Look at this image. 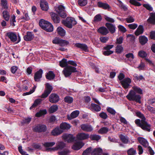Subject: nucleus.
Listing matches in <instances>:
<instances>
[{
	"mask_svg": "<svg viewBox=\"0 0 155 155\" xmlns=\"http://www.w3.org/2000/svg\"><path fill=\"white\" fill-rule=\"evenodd\" d=\"M57 146L53 148H49L47 149L48 151L58 150L62 149L65 146V143L62 142H58L56 143Z\"/></svg>",
	"mask_w": 155,
	"mask_h": 155,
	"instance_id": "nucleus-10",
	"label": "nucleus"
},
{
	"mask_svg": "<svg viewBox=\"0 0 155 155\" xmlns=\"http://www.w3.org/2000/svg\"><path fill=\"white\" fill-rule=\"evenodd\" d=\"M84 143L81 141L76 142L72 146V148L75 150L80 149L84 145Z\"/></svg>",
	"mask_w": 155,
	"mask_h": 155,
	"instance_id": "nucleus-18",
	"label": "nucleus"
},
{
	"mask_svg": "<svg viewBox=\"0 0 155 155\" xmlns=\"http://www.w3.org/2000/svg\"><path fill=\"white\" fill-rule=\"evenodd\" d=\"M118 27L119 30L123 33L127 31L126 28L122 25H120L118 26Z\"/></svg>",
	"mask_w": 155,
	"mask_h": 155,
	"instance_id": "nucleus-63",
	"label": "nucleus"
},
{
	"mask_svg": "<svg viewBox=\"0 0 155 155\" xmlns=\"http://www.w3.org/2000/svg\"><path fill=\"white\" fill-rule=\"evenodd\" d=\"M79 114V112L78 110H75L71 114L70 116H68V120H71L73 118L77 117Z\"/></svg>",
	"mask_w": 155,
	"mask_h": 155,
	"instance_id": "nucleus-32",
	"label": "nucleus"
},
{
	"mask_svg": "<svg viewBox=\"0 0 155 155\" xmlns=\"http://www.w3.org/2000/svg\"><path fill=\"white\" fill-rule=\"evenodd\" d=\"M81 129L86 132H91L93 130L92 127L90 125L87 124H84L81 125Z\"/></svg>",
	"mask_w": 155,
	"mask_h": 155,
	"instance_id": "nucleus-15",
	"label": "nucleus"
},
{
	"mask_svg": "<svg viewBox=\"0 0 155 155\" xmlns=\"http://www.w3.org/2000/svg\"><path fill=\"white\" fill-rule=\"evenodd\" d=\"M75 46L85 52H87L88 51V47L86 44L77 43L75 44Z\"/></svg>",
	"mask_w": 155,
	"mask_h": 155,
	"instance_id": "nucleus-23",
	"label": "nucleus"
},
{
	"mask_svg": "<svg viewBox=\"0 0 155 155\" xmlns=\"http://www.w3.org/2000/svg\"><path fill=\"white\" fill-rule=\"evenodd\" d=\"M34 38L33 34L31 32H27L26 35L24 37V39L26 41H30Z\"/></svg>",
	"mask_w": 155,
	"mask_h": 155,
	"instance_id": "nucleus-27",
	"label": "nucleus"
},
{
	"mask_svg": "<svg viewBox=\"0 0 155 155\" xmlns=\"http://www.w3.org/2000/svg\"><path fill=\"white\" fill-rule=\"evenodd\" d=\"M58 109V107L57 105L52 106L49 108L50 113H52L56 111Z\"/></svg>",
	"mask_w": 155,
	"mask_h": 155,
	"instance_id": "nucleus-50",
	"label": "nucleus"
},
{
	"mask_svg": "<svg viewBox=\"0 0 155 155\" xmlns=\"http://www.w3.org/2000/svg\"><path fill=\"white\" fill-rule=\"evenodd\" d=\"M45 76L47 79L51 80L54 78L55 75L53 71H50L48 73H46Z\"/></svg>",
	"mask_w": 155,
	"mask_h": 155,
	"instance_id": "nucleus-31",
	"label": "nucleus"
},
{
	"mask_svg": "<svg viewBox=\"0 0 155 155\" xmlns=\"http://www.w3.org/2000/svg\"><path fill=\"white\" fill-rule=\"evenodd\" d=\"M131 80L129 78H127L122 81L120 82L122 87L125 89H127L130 86Z\"/></svg>",
	"mask_w": 155,
	"mask_h": 155,
	"instance_id": "nucleus-16",
	"label": "nucleus"
},
{
	"mask_svg": "<svg viewBox=\"0 0 155 155\" xmlns=\"http://www.w3.org/2000/svg\"><path fill=\"white\" fill-rule=\"evenodd\" d=\"M105 26L111 33L113 34L115 32L116 27L114 25L110 23H107L105 24Z\"/></svg>",
	"mask_w": 155,
	"mask_h": 155,
	"instance_id": "nucleus-21",
	"label": "nucleus"
},
{
	"mask_svg": "<svg viewBox=\"0 0 155 155\" xmlns=\"http://www.w3.org/2000/svg\"><path fill=\"white\" fill-rule=\"evenodd\" d=\"M92 140H98L101 138V137L97 135L92 134L89 137Z\"/></svg>",
	"mask_w": 155,
	"mask_h": 155,
	"instance_id": "nucleus-45",
	"label": "nucleus"
},
{
	"mask_svg": "<svg viewBox=\"0 0 155 155\" xmlns=\"http://www.w3.org/2000/svg\"><path fill=\"white\" fill-rule=\"evenodd\" d=\"M63 132V131L59 127H57L52 130L51 134L52 135L56 136L60 134Z\"/></svg>",
	"mask_w": 155,
	"mask_h": 155,
	"instance_id": "nucleus-24",
	"label": "nucleus"
},
{
	"mask_svg": "<svg viewBox=\"0 0 155 155\" xmlns=\"http://www.w3.org/2000/svg\"><path fill=\"white\" fill-rule=\"evenodd\" d=\"M33 130L35 132L41 133L45 132L47 130V127L44 124H38L33 127Z\"/></svg>",
	"mask_w": 155,
	"mask_h": 155,
	"instance_id": "nucleus-7",
	"label": "nucleus"
},
{
	"mask_svg": "<svg viewBox=\"0 0 155 155\" xmlns=\"http://www.w3.org/2000/svg\"><path fill=\"white\" fill-rule=\"evenodd\" d=\"M7 2V0H1V5L3 8L5 9L8 8Z\"/></svg>",
	"mask_w": 155,
	"mask_h": 155,
	"instance_id": "nucleus-39",
	"label": "nucleus"
},
{
	"mask_svg": "<svg viewBox=\"0 0 155 155\" xmlns=\"http://www.w3.org/2000/svg\"><path fill=\"white\" fill-rule=\"evenodd\" d=\"M52 42L54 44H58L59 46L62 47L66 46L69 43L68 41L58 38L54 39L53 40Z\"/></svg>",
	"mask_w": 155,
	"mask_h": 155,
	"instance_id": "nucleus-9",
	"label": "nucleus"
},
{
	"mask_svg": "<svg viewBox=\"0 0 155 155\" xmlns=\"http://www.w3.org/2000/svg\"><path fill=\"white\" fill-rule=\"evenodd\" d=\"M89 137V135L87 134L80 133L77 135V139L79 140H84L87 139Z\"/></svg>",
	"mask_w": 155,
	"mask_h": 155,
	"instance_id": "nucleus-22",
	"label": "nucleus"
},
{
	"mask_svg": "<svg viewBox=\"0 0 155 155\" xmlns=\"http://www.w3.org/2000/svg\"><path fill=\"white\" fill-rule=\"evenodd\" d=\"M68 63L67 61V60L66 59L64 58L60 61L59 62L60 66L62 68L66 67L68 66Z\"/></svg>",
	"mask_w": 155,
	"mask_h": 155,
	"instance_id": "nucleus-36",
	"label": "nucleus"
},
{
	"mask_svg": "<svg viewBox=\"0 0 155 155\" xmlns=\"http://www.w3.org/2000/svg\"><path fill=\"white\" fill-rule=\"evenodd\" d=\"M36 86H34V87H32V89L29 92H27L23 93L22 94L23 96H25L26 95H28L31 94L35 91V89H36Z\"/></svg>",
	"mask_w": 155,
	"mask_h": 155,
	"instance_id": "nucleus-53",
	"label": "nucleus"
},
{
	"mask_svg": "<svg viewBox=\"0 0 155 155\" xmlns=\"http://www.w3.org/2000/svg\"><path fill=\"white\" fill-rule=\"evenodd\" d=\"M137 140L139 143L145 147H147L148 146V143L145 139L143 137H139L137 138Z\"/></svg>",
	"mask_w": 155,
	"mask_h": 155,
	"instance_id": "nucleus-25",
	"label": "nucleus"
},
{
	"mask_svg": "<svg viewBox=\"0 0 155 155\" xmlns=\"http://www.w3.org/2000/svg\"><path fill=\"white\" fill-rule=\"evenodd\" d=\"M59 100V97L56 94H51L49 97V101L52 103H57Z\"/></svg>",
	"mask_w": 155,
	"mask_h": 155,
	"instance_id": "nucleus-13",
	"label": "nucleus"
},
{
	"mask_svg": "<svg viewBox=\"0 0 155 155\" xmlns=\"http://www.w3.org/2000/svg\"><path fill=\"white\" fill-rule=\"evenodd\" d=\"M62 22L64 26L70 28H72L73 26L76 24L77 23L74 18L69 17L63 20Z\"/></svg>",
	"mask_w": 155,
	"mask_h": 155,
	"instance_id": "nucleus-4",
	"label": "nucleus"
},
{
	"mask_svg": "<svg viewBox=\"0 0 155 155\" xmlns=\"http://www.w3.org/2000/svg\"><path fill=\"white\" fill-rule=\"evenodd\" d=\"M97 5L99 8H102L104 10H107L109 11H110L111 9V7L107 3L98 2L97 3Z\"/></svg>",
	"mask_w": 155,
	"mask_h": 155,
	"instance_id": "nucleus-12",
	"label": "nucleus"
},
{
	"mask_svg": "<svg viewBox=\"0 0 155 155\" xmlns=\"http://www.w3.org/2000/svg\"><path fill=\"white\" fill-rule=\"evenodd\" d=\"M76 68L71 66H68L65 67L63 72L65 76L68 77L72 73L77 72Z\"/></svg>",
	"mask_w": 155,
	"mask_h": 155,
	"instance_id": "nucleus-5",
	"label": "nucleus"
},
{
	"mask_svg": "<svg viewBox=\"0 0 155 155\" xmlns=\"http://www.w3.org/2000/svg\"><path fill=\"white\" fill-rule=\"evenodd\" d=\"M78 5L81 6H85L87 3V0H78Z\"/></svg>",
	"mask_w": 155,
	"mask_h": 155,
	"instance_id": "nucleus-47",
	"label": "nucleus"
},
{
	"mask_svg": "<svg viewBox=\"0 0 155 155\" xmlns=\"http://www.w3.org/2000/svg\"><path fill=\"white\" fill-rule=\"evenodd\" d=\"M137 25L135 23L130 24L128 25V26L130 29L134 30L136 29L137 27Z\"/></svg>",
	"mask_w": 155,
	"mask_h": 155,
	"instance_id": "nucleus-61",
	"label": "nucleus"
},
{
	"mask_svg": "<svg viewBox=\"0 0 155 155\" xmlns=\"http://www.w3.org/2000/svg\"><path fill=\"white\" fill-rule=\"evenodd\" d=\"M102 20V17L100 14L96 15L94 18V21L98 22L101 21Z\"/></svg>",
	"mask_w": 155,
	"mask_h": 155,
	"instance_id": "nucleus-56",
	"label": "nucleus"
},
{
	"mask_svg": "<svg viewBox=\"0 0 155 155\" xmlns=\"http://www.w3.org/2000/svg\"><path fill=\"white\" fill-rule=\"evenodd\" d=\"M64 101L66 103L71 104L73 102V99L71 97L67 96L64 97Z\"/></svg>",
	"mask_w": 155,
	"mask_h": 155,
	"instance_id": "nucleus-40",
	"label": "nucleus"
},
{
	"mask_svg": "<svg viewBox=\"0 0 155 155\" xmlns=\"http://www.w3.org/2000/svg\"><path fill=\"white\" fill-rule=\"evenodd\" d=\"M109 129L106 127H103L101 128L98 131V133L101 134L106 133L109 131Z\"/></svg>",
	"mask_w": 155,
	"mask_h": 155,
	"instance_id": "nucleus-43",
	"label": "nucleus"
},
{
	"mask_svg": "<svg viewBox=\"0 0 155 155\" xmlns=\"http://www.w3.org/2000/svg\"><path fill=\"white\" fill-rule=\"evenodd\" d=\"M123 48L121 45H118L117 46L116 52L117 53H120L123 51Z\"/></svg>",
	"mask_w": 155,
	"mask_h": 155,
	"instance_id": "nucleus-58",
	"label": "nucleus"
},
{
	"mask_svg": "<svg viewBox=\"0 0 155 155\" xmlns=\"http://www.w3.org/2000/svg\"><path fill=\"white\" fill-rule=\"evenodd\" d=\"M55 11L61 17L65 18L67 16L65 8L63 5H59L55 9Z\"/></svg>",
	"mask_w": 155,
	"mask_h": 155,
	"instance_id": "nucleus-8",
	"label": "nucleus"
},
{
	"mask_svg": "<svg viewBox=\"0 0 155 155\" xmlns=\"http://www.w3.org/2000/svg\"><path fill=\"white\" fill-rule=\"evenodd\" d=\"M55 144L54 142H46L43 144V145L45 147H52Z\"/></svg>",
	"mask_w": 155,
	"mask_h": 155,
	"instance_id": "nucleus-57",
	"label": "nucleus"
},
{
	"mask_svg": "<svg viewBox=\"0 0 155 155\" xmlns=\"http://www.w3.org/2000/svg\"><path fill=\"white\" fill-rule=\"evenodd\" d=\"M70 151L68 150H65L63 151L58 152V154L60 155H71L69 154L67 155V154L69 153Z\"/></svg>",
	"mask_w": 155,
	"mask_h": 155,
	"instance_id": "nucleus-54",
	"label": "nucleus"
},
{
	"mask_svg": "<svg viewBox=\"0 0 155 155\" xmlns=\"http://www.w3.org/2000/svg\"><path fill=\"white\" fill-rule=\"evenodd\" d=\"M71 127L66 123H63L60 125V128L61 130L68 129Z\"/></svg>",
	"mask_w": 155,
	"mask_h": 155,
	"instance_id": "nucleus-37",
	"label": "nucleus"
},
{
	"mask_svg": "<svg viewBox=\"0 0 155 155\" xmlns=\"http://www.w3.org/2000/svg\"><path fill=\"white\" fill-rule=\"evenodd\" d=\"M58 33L61 36H64L65 35L66 31L65 30L61 27H58L57 30Z\"/></svg>",
	"mask_w": 155,
	"mask_h": 155,
	"instance_id": "nucleus-35",
	"label": "nucleus"
},
{
	"mask_svg": "<svg viewBox=\"0 0 155 155\" xmlns=\"http://www.w3.org/2000/svg\"><path fill=\"white\" fill-rule=\"evenodd\" d=\"M127 98L130 101H135L140 104L141 103V97L136 94L134 91H130L128 94L126 96Z\"/></svg>",
	"mask_w": 155,
	"mask_h": 155,
	"instance_id": "nucleus-3",
	"label": "nucleus"
},
{
	"mask_svg": "<svg viewBox=\"0 0 155 155\" xmlns=\"http://www.w3.org/2000/svg\"><path fill=\"white\" fill-rule=\"evenodd\" d=\"M133 79L134 81H140L144 79V78L142 75H141L139 76L137 74H135L133 75Z\"/></svg>",
	"mask_w": 155,
	"mask_h": 155,
	"instance_id": "nucleus-46",
	"label": "nucleus"
},
{
	"mask_svg": "<svg viewBox=\"0 0 155 155\" xmlns=\"http://www.w3.org/2000/svg\"><path fill=\"white\" fill-rule=\"evenodd\" d=\"M132 88L133 89V91L136 93H137L139 94H142V90L140 87L136 86H134L132 87Z\"/></svg>",
	"mask_w": 155,
	"mask_h": 155,
	"instance_id": "nucleus-42",
	"label": "nucleus"
},
{
	"mask_svg": "<svg viewBox=\"0 0 155 155\" xmlns=\"http://www.w3.org/2000/svg\"><path fill=\"white\" fill-rule=\"evenodd\" d=\"M148 22L155 25V12L150 13V17L147 19Z\"/></svg>",
	"mask_w": 155,
	"mask_h": 155,
	"instance_id": "nucleus-26",
	"label": "nucleus"
},
{
	"mask_svg": "<svg viewBox=\"0 0 155 155\" xmlns=\"http://www.w3.org/2000/svg\"><path fill=\"white\" fill-rule=\"evenodd\" d=\"M139 40L142 45H144L147 42L148 38L144 36H141L139 37Z\"/></svg>",
	"mask_w": 155,
	"mask_h": 155,
	"instance_id": "nucleus-33",
	"label": "nucleus"
},
{
	"mask_svg": "<svg viewBox=\"0 0 155 155\" xmlns=\"http://www.w3.org/2000/svg\"><path fill=\"white\" fill-rule=\"evenodd\" d=\"M87 107L94 112H98L101 110V107L100 106L94 103H91L90 105L87 106Z\"/></svg>",
	"mask_w": 155,
	"mask_h": 155,
	"instance_id": "nucleus-11",
	"label": "nucleus"
},
{
	"mask_svg": "<svg viewBox=\"0 0 155 155\" xmlns=\"http://www.w3.org/2000/svg\"><path fill=\"white\" fill-rule=\"evenodd\" d=\"M3 16L6 21H8L9 19V15L7 11H4L3 12Z\"/></svg>",
	"mask_w": 155,
	"mask_h": 155,
	"instance_id": "nucleus-48",
	"label": "nucleus"
},
{
	"mask_svg": "<svg viewBox=\"0 0 155 155\" xmlns=\"http://www.w3.org/2000/svg\"><path fill=\"white\" fill-rule=\"evenodd\" d=\"M143 32V26L142 25H140L136 31L135 32V35L137 36L142 34Z\"/></svg>",
	"mask_w": 155,
	"mask_h": 155,
	"instance_id": "nucleus-34",
	"label": "nucleus"
},
{
	"mask_svg": "<svg viewBox=\"0 0 155 155\" xmlns=\"http://www.w3.org/2000/svg\"><path fill=\"white\" fill-rule=\"evenodd\" d=\"M39 25L41 28L47 32L53 31V27L52 25L48 21L41 19L39 22Z\"/></svg>",
	"mask_w": 155,
	"mask_h": 155,
	"instance_id": "nucleus-2",
	"label": "nucleus"
},
{
	"mask_svg": "<svg viewBox=\"0 0 155 155\" xmlns=\"http://www.w3.org/2000/svg\"><path fill=\"white\" fill-rule=\"evenodd\" d=\"M136 114L137 116L142 119L141 121L140 119L136 120L135 121L136 124L143 130L150 132L151 126L145 121L146 119L143 114L140 112H136Z\"/></svg>",
	"mask_w": 155,
	"mask_h": 155,
	"instance_id": "nucleus-1",
	"label": "nucleus"
},
{
	"mask_svg": "<svg viewBox=\"0 0 155 155\" xmlns=\"http://www.w3.org/2000/svg\"><path fill=\"white\" fill-rule=\"evenodd\" d=\"M130 2L136 6H140L141 5L140 2L136 1L135 0H130Z\"/></svg>",
	"mask_w": 155,
	"mask_h": 155,
	"instance_id": "nucleus-59",
	"label": "nucleus"
},
{
	"mask_svg": "<svg viewBox=\"0 0 155 155\" xmlns=\"http://www.w3.org/2000/svg\"><path fill=\"white\" fill-rule=\"evenodd\" d=\"M52 19L55 23H57L60 21V18L58 15L54 13H52L51 14Z\"/></svg>",
	"mask_w": 155,
	"mask_h": 155,
	"instance_id": "nucleus-28",
	"label": "nucleus"
},
{
	"mask_svg": "<svg viewBox=\"0 0 155 155\" xmlns=\"http://www.w3.org/2000/svg\"><path fill=\"white\" fill-rule=\"evenodd\" d=\"M43 71L41 69H40L39 70L37 71L34 74V79L35 81L39 82L40 81V79L41 78Z\"/></svg>",
	"mask_w": 155,
	"mask_h": 155,
	"instance_id": "nucleus-17",
	"label": "nucleus"
},
{
	"mask_svg": "<svg viewBox=\"0 0 155 155\" xmlns=\"http://www.w3.org/2000/svg\"><path fill=\"white\" fill-rule=\"evenodd\" d=\"M63 139L68 143L73 142L75 138L71 134H64L62 135Z\"/></svg>",
	"mask_w": 155,
	"mask_h": 155,
	"instance_id": "nucleus-14",
	"label": "nucleus"
},
{
	"mask_svg": "<svg viewBox=\"0 0 155 155\" xmlns=\"http://www.w3.org/2000/svg\"><path fill=\"white\" fill-rule=\"evenodd\" d=\"M120 138L124 143L125 144L128 143V140L127 137L123 135H121L120 136Z\"/></svg>",
	"mask_w": 155,
	"mask_h": 155,
	"instance_id": "nucleus-49",
	"label": "nucleus"
},
{
	"mask_svg": "<svg viewBox=\"0 0 155 155\" xmlns=\"http://www.w3.org/2000/svg\"><path fill=\"white\" fill-rule=\"evenodd\" d=\"M102 153L101 149L97 148L94 149L93 151L91 152V155H101Z\"/></svg>",
	"mask_w": 155,
	"mask_h": 155,
	"instance_id": "nucleus-30",
	"label": "nucleus"
},
{
	"mask_svg": "<svg viewBox=\"0 0 155 155\" xmlns=\"http://www.w3.org/2000/svg\"><path fill=\"white\" fill-rule=\"evenodd\" d=\"M143 6L150 11H151L153 10V8L149 4H144L143 5Z\"/></svg>",
	"mask_w": 155,
	"mask_h": 155,
	"instance_id": "nucleus-62",
	"label": "nucleus"
},
{
	"mask_svg": "<svg viewBox=\"0 0 155 155\" xmlns=\"http://www.w3.org/2000/svg\"><path fill=\"white\" fill-rule=\"evenodd\" d=\"M147 109L151 113H154V112H155L154 111L155 110V108L151 107L150 105H148L147 106Z\"/></svg>",
	"mask_w": 155,
	"mask_h": 155,
	"instance_id": "nucleus-64",
	"label": "nucleus"
},
{
	"mask_svg": "<svg viewBox=\"0 0 155 155\" xmlns=\"http://www.w3.org/2000/svg\"><path fill=\"white\" fill-rule=\"evenodd\" d=\"M127 153L128 155H135L136 154V151L135 149L131 148L127 151Z\"/></svg>",
	"mask_w": 155,
	"mask_h": 155,
	"instance_id": "nucleus-41",
	"label": "nucleus"
},
{
	"mask_svg": "<svg viewBox=\"0 0 155 155\" xmlns=\"http://www.w3.org/2000/svg\"><path fill=\"white\" fill-rule=\"evenodd\" d=\"M98 32L103 35H106L109 33L108 30L104 27H100L98 29Z\"/></svg>",
	"mask_w": 155,
	"mask_h": 155,
	"instance_id": "nucleus-29",
	"label": "nucleus"
},
{
	"mask_svg": "<svg viewBox=\"0 0 155 155\" xmlns=\"http://www.w3.org/2000/svg\"><path fill=\"white\" fill-rule=\"evenodd\" d=\"M46 113L47 111L46 110H40L36 113L35 116L36 117H39L43 115L46 114Z\"/></svg>",
	"mask_w": 155,
	"mask_h": 155,
	"instance_id": "nucleus-44",
	"label": "nucleus"
},
{
	"mask_svg": "<svg viewBox=\"0 0 155 155\" xmlns=\"http://www.w3.org/2000/svg\"><path fill=\"white\" fill-rule=\"evenodd\" d=\"M53 90V87L49 83L46 84V87L44 93L40 96L42 98L47 97L51 92Z\"/></svg>",
	"mask_w": 155,
	"mask_h": 155,
	"instance_id": "nucleus-6",
	"label": "nucleus"
},
{
	"mask_svg": "<svg viewBox=\"0 0 155 155\" xmlns=\"http://www.w3.org/2000/svg\"><path fill=\"white\" fill-rule=\"evenodd\" d=\"M107 110L108 112L113 115H115L116 113L114 110L110 107H108Z\"/></svg>",
	"mask_w": 155,
	"mask_h": 155,
	"instance_id": "nucleus-55",
	"label": "nucleus"
},
{
	"mask_svg": "<svg viewBox=\"0 0 155 155\" xmlns=\"http://www.w3.org/2000/svg\"><path fill=\"white\" fill-rule=\"evenodd\" d=\"M7 35L11 41L14 42L17 41V37L15 33L13 32H9L7 33Z\"/></svg>",
	"mask_w": 155,
	"mask_h": 155,
	"instance_id": "nucleus-20",
	"label": "nucleus"
},
{
	"mask_svg": "<svg viewBox=\"0 0 155 155\" xmlns=\"http://www.w3.org/2000/svg\"><path fill=\"white\" fill-rule=\"evenodd\" d=\"M125 20L128 23H132L134 22V17L130 15L128 16Z\"/></svg>",
	"mask_w": 155,
	"mask_h": 155,
	"instance_id": "nucleus-52",
	"label": "nucleus"
},
{
	"mask_svg": "<svg viewBox=\"0 0 155 155\" xmlns=\"http://www.w3.org/2000/svg\"><path fill=\"white\" fill-rule=\"evenodd\" d=\"M92 150V148L91 147L87 148L85 150H84L82 154V155H89Z\"/></svg>",
	"mask_w": 155,
	"mask_h": 155,
	"instance_id": "nucleus-51",
	"label": "nucleus"
},
{
	"mask_svg": "<svg viewBox=\"0 0 155 155\" xmlns=\"http://www.w3.org/2000/svg\"><path fill=\"white\" fill-rule=\"evenodd\" d=\"M42 100L40 99H37L35 100L34 103L30 107V110L32 109L33 108L35 107L38 105L41 102Z\"/></svg>",
	"mask_w": 155,
	"mask_h": 155,
	"instance_id": "nucleus-38",
	"label": "nucleus"
},
{
	"mask_svg": "<svg viewBox=\"0 0 155 155\" xmlns=\"http://www.w3.org/2000/svg\"><path fill=\"white\" fill-rule=\"evenodd\" d=\"M138 55L141 58H144L147 56V54L146 52L142 51L139 52Z\"/></svg>",
	"mask_w": 155,
	"mask_h": 155,
	"instance_id": "nucleus-60",
	"label": "nucleus"
},
{
	"mask_svg": "<svg viewBox=\"0 0 155 155\" xmlns=\"http://www.w3.org/2000/svg\"><path fill=\"white\" fill-rule=\"evenodd\" d=\"M40 6L41 10L45 11H47L49 8L48 3L46 1L44 0L41 1Z\"/></svg>",
	"mask_w": 155,
	"mask_h": 155,
	"instance_id": "nucleus-19",
	"label": "nucleus"
}]
</instances>
